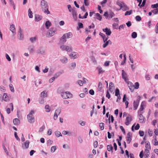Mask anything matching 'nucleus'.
I'll list each match as a JSON object with an SVG mask.
<instances>
[{"label": "nucleus", "mask_w": 158, "mask_h": 158, "mask_svg": "<svg viewBox=\"0 0 158 158\" xmlns=\"http://www.w3.org/2000/svg\"><path fill=\"white\" fill-rule=\"evenodd\" d=\"M139 99H138L134 102V106L135 109H137L139 105Z\"/></svg>", "instance_id": "13"}, {"label": "nucleus", "mask_w": 158, "mask_h": 158, "mask_svg": "<svg viewBox=\"0 0 158 158\" xmlns=\"http://www.w3.org/2000/svg\"><path fill=\"white\" fill-rule=\"evenodd\" d=\"M94 148H97L98 146V142L97 141H95L94 143Z\"/></svg>", "instance_id": "52"}, {"label": "nucleus", "mask_w": 158, "mask_h": 158, "mask_svg": "<svg viewBox=\"0 0 158 158\" xmlns=\"http://www.w3.org/2000/svg\"><path fill=\"white\" fill-rule=\"evenodd\" d=\"M13 123L15 125H18L20 123L19 120L18 118H15L13 120Z\"/></svg>", "instance_id": "18"}, {"label": "nucleus", "mask_w": 158, "mask_h": 158, "mask_svg": "<svg viewBox=\"0 0 158 158\" xmlns=\"http://www.w3.org/2000/svg\"><path fill=\"white\" fill-rule=\"evenodd\" d=\"M89 93L92 95L94 94V92L93 89H90L89 91Z\"/></svg>", "instance_id": "58"}, {"label": "nucleus", "mask_w": 158, "mask_h": 158, "mask_svg": "<svg viewBox=\"0 0 158 158\" xmlns=\"http://www.w3.org/2000/svg\"><path fill=\"white\" fill-rule=\"evenodd\" d=\"M140 127V126L139 124L137 123L135 127V130H138Z\"/></svg>", "instance_id": "53"}, {"label": "nucleus", "mask_w": 158, "mask_h": 158, "mask_svg": "<svg viewBox=\"0 0 158 158\" xmlns=\"http://www.w3.org/2000/svg\"><path fill=\"white\" fill-rule=\"evenodd\" d=\"M157 122V121L156 120H153L152 122V124L154 126H155Z\"/></svg>", "instance_id": "60"}, {"label": "nucleus", "mask_w": 158, "mask_h": 158, "mask_svg": "<svg viewBox=\"0 0 158 158\" xmlns=\"http://www.w3.org/2000/svg\"><path fill=\"white\" fill-rule=\"evenodd\" d=\"M72 14L73 18L74 20L75 21H77V11L75 10V8L72 9Z\"/></svg>", "instance_id": "5"}, {"label": "nucleus", "mask_w": 158, "mask_h": 158, "mask_svg": "<svg viewBox=\"0 0 158 158\" xmlns=\"http://www.w3.org/2000/svg\"><path fill=\"white\" fill-rule=\"evenodd\" d=\"M56 30L54 28H51L48 32V35L50 36H52L55 33Z\"/></svg>", "instance_id": "8"}, {"label": "nucleus", "mask_w": 158, "mask_h": 158, "mask_svg": "<svg viewBox=\"0 0 158 158\" xmlns=\"http://www.w3.org/2000/svg\"><path fill=\"white\" fill-rule=\"evenodd\" d=\"M67 39L71 38L72 36V34L71 32H69L65 34Z\"/></svg>", "instance_id": "26"}, {"label": "nucleus", "mask_w": 158, "mask_h": 158, "mask_svg": "<svg viewBox=\"0 0 158 158\" xmlns=\"http://www.w3.org/2000/svg\"><path fill=\"white\" fill-rule=\"evenodd\" d=\"M139 134L140 136H143L144 134V132L143 131H139Z\"/></svg>", "instance_id": "49"}, {"label": "nucleus", "mask_w": 158, "mask_h": 158, "mask_svg": "<svg viewBox=\"0 0 158 158\" xmlns=\"http://www.w3.org/2000/svg\"><path fill=\"white\" fill-rule=\"evenodd\" d=\"M120 129H121V130H122V132L124 133H125V129H124L123 127V126H120Z\"/></svg>", "instance_id": "59"}, {"label": "nucleus", "mask_w": 158, "mask_h": 158, "mask_svg": "<svg viewBox=\"0 0 158 158\" xmlns=\"http://www.w3.org/2000/svg\"><path fill=\"white\" fill-rule=\"evenodd\" d=\"M3 100L6 102L8 101L9 100V97L8 96L7 94L5 93H4L3 95Z\"/></svg>", "instance_id": "15"}, {"label": "nucleus", "mask_w": 158, "mask_h": 158, "mask_svg": "<svg viewBox=\"0 0 158 158\" xmlns=\"http://www.w3.org/2000/svg\"><path fill=\"white\" fill-rule=\"evenodd\" d=\"M111 44V41L109 40L108 41H106L105 43L103 44V48H105L109 44Z\"/></svg>", "instance_id": "20"}, {"label": "nucleus", "mask_w": 158, "mask_h": 158, "mask_svg": "<svg viewBox=\"0 0 158 158\" xmlns=\"http://www.w3.org/2000/svg\"><path fill=\"white\" fill-rule=\"evenodd\" d=\"M10 31L12 32L13 33H15V26L14 24H12L11 25L10 27Z\"/></svg>", "instance_id": "16"}, {"label": "nucleus", "mask_w": 158, "mask_h": 158, "mask_svg": "<svg viewBox=\"0 0 158 158\" xmlns=\"http://www.w3.org/2000/svg\"><path fill=\"white\" fill-rule=\"evenodd\" d=\"M59 76V75H58L56 77H52L51 78L49 79V82L50 83H52L53 81L55 80V78H56L57 77Z\"/></svg>", "instance_id": "36"}, {"label": "nucleus", "mask_w": 158, "mask_h": 158, "mask_svg": "<svg viewBox=\"0 0 158 158\" xmlns=\"http://www.w3.org/2000/svg\"><path fill=\"white\" fill-rule=\"evenodd\" d=\"M139 83L136 82L135 83V85H134V88L135 89H138L139 88Z\"/></svg>", "instance_id": "33"}, {"label": "nucleus", "mask_w": 158, "mask_h": 158, "mask_svg": "<svg viewBox=\"0 0 158 158\" xmlns=\"http://www.w3.org/2000/svg\"><path fill=\"white\" fill-rule=\"evenodd\" d=\"M132 120L131 117H127L126 118L124 123L127 126L129 125Z\"/></svg>", "instance_id": "6"}, {"label": "nucleus", "mask_w": 158, "mask_h": 158, "mask_svg": "<svg viewBox=\"0 0 158 158\" xmlns=\"http://www.w3.org/2000/svg\"><path fill=\"white\" fill-rule=\"evenodd\" d=\"M60 61L62 63H65L67 62L68 59L66 57H63L60 59Z\"/></svg>", "instance_id": "19"}, {"label": "nucleus", "mask_w": 158, "mask_h": 158, "mask_svg": "<svg viewBox=\"0 0 158 158\" xmlns=\"http://www.w3.org/2000/svg\"><path fill=\"white\" fill-rule=\"evenodd\" d=\"M40 95L41 97L45 98L47 97V93H45V91H43L41 93Z\"/></svg>", "instance_id": "24"}, {"label": "nucleus", "mask_w": 158, "mask_h": 158, "mask_svg": "<svg viewBox=\"0 0 158 158\" xmlns=\"http://www.w3.org/2000/svg\"><path fill=\"white\" fill-rule=\"evenodd\" d=\"M132 12V10H131L129 11H127L125 14V15H130Z\"/></svg>", "instance_id": "39"}, {"label": "nucleus", "mask_w": 158, "mask_h": 158, "mask_svg": "<svg viewBox=\"0 0 158 158\" xmlns=\"http://www.w3.org/2000/svg\"><path fill=\"white\" fill-rule=\"evenodd\" d=\"M46 9H47V10L44 9V13H47V14H49L50 13V12L48 10V8L47 7Z\"/></svg>", "instance_id": "51"}, {"label": "nucleus", "mask_w": 158, "mask_h": 158, "mask_svg": "<svg viewBox=\"0 0 158 158\" xmlns=\"http://www.w3.org/2000/svg\"><path fill=\"white\" fill-rule=\"evenodd\" d=\"M122 76L123 78L125 81H127L128 80V79L127 77V74L123 70H122Z\"/></svg>", "instance_id": "10"}, {"label": "nucleus", "mask_w": 158, "mask_h": 158, "mask_svg": "<svg viewBox=\"0 0 158 158\" xmlns=\"http://www.w3.org/2000/svg\"><path fill=\"white\" fill-rule=\"evenodd\" d=\"M60 48L62 50H65L69 52H71L72 50V48L71 47L65 45H62L60 46Z\"/></svg>", "instance_id": "3"}, {"label": "nucleus", "mask_w": 158, "mask_h": 158, "mask_svg": "<svg viewBox=\"0 0 158 158\" xmlns=\"http://www.w3.org/2000/svg\"><path fill=\"white\" fill-rule=\"evenodd\" d=\"M158 7V3L156 4L152 5L151 6V7L152 8H157Z\"/></svg>", "instance_id": "40"}, {"label": "nucleus", "mask_w": 158, "mask_h": 158, "mask_svg": "<svg viewBox=\"0 0 158 158\" xmlns=\"http://www.w3.org/2000/svg\"><path fill=\"white\" fill-rule=\"evenodd\" d=\"M77 83L78 84L81 86H82L83 84V82L81 80H79L77 81Z\"/></svg>", "instance_id": "41"}, {"label": "nucleus", "mask_w": 158, "mask_h": 158, "mask_svg": "<svg viewBox=\"0 0 158 158\" xmlns=\"http://www.w3.org/2000/svg\"><path fill=\"white\" fill-rule=\"evenodd\" d=\"M36 37H31L30 38V40L32 42H33L34 41H35L36 40Z\"/></svg>", "instance_id": "55"}, {"label": "nucleus", "mask_w": 158, "mask_h": 158, "mask_svg": "<svg viewBox=\"0 0 158 158\" xmlns=\"http://www.w3.org/2000/svg\"><path fill=\"white\" fill-rule=\"evenodd\" d=\"M152 12L155 15L158 14V8L152 10Z\"/></svg>", "instance_id": "30"}, {"label": "nucleus", "mask_w": 158, "mask_h": 158, "mask_svg": "<svg viewBox=\"0 0 158 158\" xmlns=\"http://www.w3.org/2000/svg\"><path fill=\"white\" fill-rule=\"evenodd\" d=\"M69 56L72 58L76 59L78 57V55L77 53L73 52L70 53Z\"/></svg>", "instance_id": "7"}, {"label": "nucleus", "mask_w": 158, "mask_h": 158, "mask_svg": "<svg viewBox=\"0 0 158 158\" xmlns=\"http://www.w3.org/2000/svg\"><path fill=\"white\" fill-rule=\"evenodd\" d=\"M40 6L42 9H46L48 7L47 2L44 0L41 1Z\"/></svg>", "instance_id": "4"}, {"label": "nucleus", "mask_w": 158, "mask_h": 158, "mask_svg": "<svg viewBox=\"0 0 158 158\" xmlns=\"http://www.w3.org/2000/svg\"><path fill=\"white\" fill-rule=\"evenodd\" d=\"M155 32L156 34L158 33V23H157L156 25Z\"/></svg>", "instance_id": "57"}, {"label": "nucleus", "mask_w": 158, "mask_h": 158, "mask_svg": "<svg viewBox=\"0 0 158 158\" xmlns=\"http://www.w3.org/2000/svg\"><path fill=\"white\" fill-rule=\"evenodd\" d=\"M137 36V34L135 32H134L132 33L131 34V36L133 38L135 39V38Z\"/></svg>", "instance_id": "31"}, {"label": "nucleus", "mask_w": 158, "mask_h": 158, "mask_svg": "<svg viewBox=\"0 0 158 158\" xmlns=\"http://www.w3.org/2000/svg\"><path fill=\"white\" fill-rule=\"evenodd\" d=\"M104 124L103 123H101L99 124V127L101 130H103L104 129Z\"/></svg>", "instance_id": "32"}, {"label": "nucleus", "mask_w": 158, "mask_h": 158, "mask_svg": "<svg viewBox=\"0 0 158 158\" xmlns=\"http://www.w3.org/2000/svg\"><path fill=\"white\" fill-rule=\"evenodd\" d=\"M120 8V9H122V10L123 11H126L127 10H129V8L124 3L123 5V6Z\"/></svg>", "instance_id": "17"}, {"label": "nucleus", "mask_w": 158, "mask_h": 158, "mask_svg": "<svg viewBox=\"0 0 158 158\" xmlns=\"http://www.w3.org/2000/svg\"><path fill=\"white\" fill-rule=\"evenodd\" d=\"M28 16L30 18H31L33 17L32 13L31 10L30 9H28Z\"/></svg>", "instance_id": "27"}, {"label": "nucleus", "mask_w": 158, "mask_h": 158, "mask_svg": "<svg viewBox=\"0 0 158 158\" xmlns=\"http://www.w3.org/2000/svg\"><path fill=\"white\" fill-rule=\"evenodd\" d=\"M131 140V134L130 132H128L127 135V143H129Z\"/></svg>", "instance_id": "9"}, {"label": "nucleus", "mask_w": 158, "mask_h": 158, "mask_svg": "<svg viewBox=\"0 0 158 158\" xmlns=\"http://www.w3.org/2000/svg\"><path fill=\"white\" fill-rule=\"evenodd\" d=\"M56 149V147L55 146H52L51 148V151L52 152H54Z\"/></svg>", "instance_id": "43"}, {"label": "nucleus", "mask_w": 158, "mask_h": 158, "mask_svg": "<svg viewBox=\"0 0 158 158\" xmlns=\"http://www.w3.org/2000/svg\"><path fill=\"white\" fill-rule=\"evenodd\" d=\"M124 3L122 2H121L120 1H118L117 2V4L120 6V8L122 7V6L124 4Z\"/></svg>", "instance_id": "28"}, {"label": "nucleus", "mask_w": 158, "mask_h": 158, "mask_svg": "<svg viewBox=\"0 0 158 158\" xmlns=\"http://www.w3.org/2000/svg\"><path fill=\"white\" fill-rule=\"evenodd\" d=\"M146 0H143L142 4L140 6V7H143L144 6L146 3Z\"/></svg>", "instance_id": "63"}, {"label": "nucleus", "mask_w": 158, "mask_h": 158, "mask_svg": "<svg viewBox=\"0 0 158 158\" xmlns=\"http://www.w3.org/2000/svg\"><path fill=\"white\" fill-rule=\"evenodd\" d=\"M66 36L65 35H64L61 38L60 40L63 43H64L66 42Z\"/></svg>", "instance_id": "21"}, {"label": "nucleus", "mask_w": 158, "mask_h": 158, "mask_svg": "<svg viewBox=\"0 0 158 158\" xmlns=\"http://www.w3.org/2000/svg\"><path fill=\"white\" fill-rule=\"evenodd\" d=\"M146 103L145 101H143L141 103V108L140 109H144L145 107Z\"/></svg>", "instance_id": "23"}, {"label": "nucleus", "mask_w": 158, "mask_h": 158, "mask_svg": "<svg viewBox=\"0 0 158 158\" xmlns=\"http://www.w3.org/2000/svg\"><path fill=\"white\" fill-rule=\"evenodd\" d=\"M34 113V111L31 110L27 115V119L28 122L30 123H32L34 122L35 118L33 115Z\"/></svg>", "instance_id": "1"}, {"label": "nucleus", "mask_w": 158, "mask_h": 158, "mask_svg": "<svg viewBox=\"0 0 158 158\" xmlns=\"http://www.w3.org/2000/svg\"><path fill=\"white\" fill-rule=\"evenodd\" d=\"M106 97L108 99H109L110 97V95L108 91H107V93L106 95Z\"/></svg>", "instance_id": "61"}, {"label": "nucleus", "mask_w": 158, "mask_h": 158, "mask_svg": "<svg viewBox=\"0 0 158 158\" xmlns=\"http://www.w3.org/2000/svg\"><path fill=\"white\" fill-rule=\"evenodd\" d=\"M154 145L156 146L158 145V141L156 139V138L154 140Z\"/></svg>", "instance_id": "42"}, {"label": "nucleus", "mask_w": 158, "mask_h": 158, "mask_svg": "<svg viewBox=\"0 0 158 158\" xmlns=\"http://www.w3.org/2000/svg\"><path fill=\"white\" fill-rule=\"evenodd\" d=\"M104 72V71L103 70V69L102 68H99V70H98V73L99 74H100L101 73H103Z\"/></svg>", "instance_id": "46"}, {"label": "nucleus", "mask_w": 158, "mask_h": 158, "mask_svg": "<svg viewBox=\"0 0 158 158\" xmlns=\"http://www.w3.org/2000/svg\"><path fill=\"white\" fill-rule=\"evenodd\" d=\"M103 31L104 32H105L106 34L108 35H110L111 33V31L108 28L103 29Z\"/></svg>", "instance_id": "11"}, {"label": "nucleus", "mask_w": 158, "mask_h": 158, "mask_svg": "<svg viewBox=\"0 0 158 158\" xmlns=\"http://www.w3.org/2000/svg\"><path fill=\"white\" fill-rule=\"evenodd\" d=\"M29 144V141H26L24 143V144H23L22 147L23 148H28Z\"/></svg>", "instance_id": "12"}, {"label": "nucleus", "mask_w": 158, "mask_h": 158, "mask_svg": "<svg viewBox=\"0 0 158 158\" xmlns=\"http://www.w3.org/2000/svg\"><path fill=\"white\" fill-rule=\"evenodd\" d=\"M42 18V17L39 15H35V20L37 21H39Z\"/></svg>", "instance_id": "14"}, {"label": "nucleus", "mask_w": 158, "mask_h": 158, "mask_svg": "<svg viewBox=\"0 0 158 158\" xmlns=\"http://www.w3.org/2000/svg\"><path fill=\"white\" fill-rule=\"evenodd\" d=\"M148 134L150 136H151L153 134V132L152 130L149 129L148 130Z\"/></svg>", "instance_id": "38"}, {"label": "nucleus", "mask_w": 158, "mask_h": 158, "mask_svg": "<svg viewBox=\"0 0 158 158\" xmlns=\"http://www.w3.org/2000/svg\"><path fill=\"white\" fill-rule=\"evenodd\" d=\"M112 149L113 147L111 145H108L107 146V149L108 151L110 152L112 150Z\"/></svg>", "instance_id": "29"}, {"label": "nucleus", "mask_w": 158, "mask_h": 158, "mask_svg": "<svg viewBox=\"0 0 158 158\" xmlns=\"http://www.w3.org/2000/svg\"><path fill=\"white\" fill-rule=\"evenodd\" d=\"M113 28L114 29H117L118 27V24L117 23H114L113 24Z\"/></svg>", "instance_id": "37"}, {"label": "nucleus", "mask_w": 158, "mask_h": 158, "mask_svg": "<svg viewBox=\"0 0 158 158\" xmlns=\"http://www.w3.org/2000/svg\"><path fill=\"white\" fill-rule=\"evenodd\" d=\"M69 10V12H72V9L71 8V6L70 5H69L67 6Z\"/></svg>", "instance_id": "54"}, {"label": "nucleus", "mask_w": 158, "mask_h": 158, "mask_svg": "<svg viewBox=\"0 0 158 158\" xmlns=\"http://www.w3.org/2000/svg\"><path fill=\"white\" fill-rule=\"evenodd\" d=\"M145 143V148L148 149H150V145L149 142H146Z\"/></svg>", "instance_id": "25"}, {"label": "nucleus", "mask_w": 158, "mask_h": 158, "mask_svg": "<svg viewBox=\"0 0 158 158\" xmlns=\"http://www.w3.org/2000/svg\"><path fill=\"white\" fill-rule=\"evenodd\" d=\"M53 143V141L51 140L50 139H48L47 142V145H50L52 144Z\"/></svg>", "instance_id": "48"}, {"label": "nucleus", "mask_w": 158, "mask_h": 158, "mask_svg": "<svg viewBox=\"0 0 158 158\" xmlns=\"http://www.w3.org/2000/svg\"><path fill=\"white\" fill-rule=\"evenodd\" d=\"M84 4L86 6L89 5V3L88 0H84Z\"/></svg>", "instance_id": "62"}, {"label": "nucleus", "mask_w": 158, "mask_h": 158, "mask_svg": "<svg viewBox=\"0 0 158 158\" xmlns=\"http://www.w3.org/2000/svg\"><path fill=\"white\" fill-rule=\"evenodd\" d=\"M119 95V90L118 89H116L115 91V95L118 96Z\"/></svg>", "instance_id": "35"}, {"label": "nucleus", "mask_w": 158, "mask_h": 158, "mask_svg": "<svg viewBox=\"0 0 158 158\" xmlns=\"http://www.w3.org/2000/svg\"><path fill=\"white\" fill-rule=\"evenodd\" d=\"M78 26L79 28H81L83 27V24L81 23H78Z\"/></svg>", "instance_id": "56"}, {"label": "nucleus", "mask_w": 158, "mask_h": 158, "mask_svg": "<svg viewBox=\"0 0 158 158\" xmlns=\"http://www.w3.org/2000/svg\"><path fill=\"white\" fill-rule=\"evenodd\" d=\"M6 59L8 61H10L11 60V59L10 57L9 56L8 54L6 53Z\"/></svg>", "instance_id": "47"}, {"label": "nucleus", "mask_w": 158, "mask_h": 158, "mask_svg": "<svg viewBox=\"0 0 158 158\" xmlns=\"http://www.w3.org/2000/svg\"><path fill=\"white\" fill-rule=\"evenodd\" d=\"M55 135L56 136L59 137V136H61V134L60 132L59 131H56L55 132Z\"/></svg>", "instance_id": "34"}, {"label": "nucleus", "mask_w": 158, "mask_h": 158, "mask_svg": "<svg viewBox=\"0 0 158 158\" xmlns=\"http://www.w3.org/2000/svg\"><path fill=\"white\" fill-rule=\"evenodd\" d=\"M29 51L31 52H32L34 51V50L33 47H30L29 48Z\"/></svg>", "instance_id": "64"}, {"label": "nucleus", "mask_w": 158, "mask_h": 158, "mask_svg": "<svg viewBox=\"0 0 158 158\" xmlns=\"http://www.w3.org/2000/svg\"><path fill=\"white\" fill-rule=\"evenodd\" d=\"M60 109H56V110H55V113L58 115L60 113Z\"/></svg>", "instance_id": "50"}, {"label": "nucleus", "mask_w": 158, "mask_h": 158, "mask_svg": "<svg viewBox=\"0 0 158 158\" xmlns=\"http://www.w3.org/2000/svg\"><path fill=\"white\" fill-rule=\"evenodd\" d=\"M135 19L137 21H140L141 19V17L139 15L136 16Z\"/></svg>", "instance_id": "45"}, {"label": "nucleus", "mask_w": 158, "mask_h": 158, "mask_svg": "<svg viewBox=\"0 0 158 158\" xmlns=\"http://www.w3.org/2000/svg\"><path fill=\"white\" fill-rule=\"evenodd\" d=\"M145 152L146 153L145 155H146V156L147 157H148L149 156V151L148 149H145Z\"/></svg>", "instance_id": "44"}, {"label": "nucleus", "mask_w": 158, "mask_h": 158, "mask_svg": "<svg viewBox=\"0 0 158 158\" xmlns=\"http://www.w3.org/2000/svg\"><path fill=\"white\" fill-rule=\"evenodd\" d=\"M52 24L49 21H47L45 23V25L47 29H48L49 27Z\"/></svg>", "instance_id": "22"}, {"label": "nucleus", "mask_w": 158, "mask_h": 158, "mask_svg": "<svg viewBox=\"0 0 158 158\" xmlns=\"http://www.w3.org/2000/svg\"><path fill=\"white\" fill-rule=\"evenodd\" d=\"M61 95L62 98L65 99L71 98L72 96V94L69 92L62 93Z\"/></svg>", "instance_id": "2"}]
</instances>
